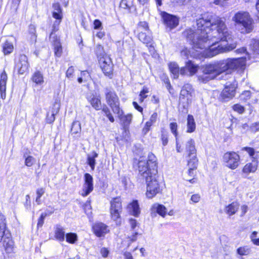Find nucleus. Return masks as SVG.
<instances>
[{
  "label": "nucleus",
  "instance_id": "nucleus-32",
  "mask_svg": "<svg viewBox=\"0 0 259 259\" xmlns=\"http://www.w3.org/2000/svg\"><path fill=\"white\" fill-rule=\"evenodd\" d=\"M116 114H118V117L121 122H122L124 125H128L131 123L133 117L131 114L123 115L122 111L120 110V109H119V113Z\"/></svg>",
  "mask_w": 259,
  "mask_h": 259
},
{
  "label": "nucleus",
  "instance_id": "nucleus-43",
  "mask_svg": "<svg viewBox=\"0 0 259 259\" xmlns=\"http://www.w3.org/2000/svg\"><path fill=\"white\" fill-rule=\"evenodd\" d=\"M232 108L234 111L238 112L239 114H242L245 111L244 107L239 104L234 105L232 107Z\"/></svg>",
  "mask_w": 259,
  "mask_h": 259
},
{
  "label": "nucleus",
  "instance_id": "nucleus-6",
  "mask_svg": "<svg viewBox=\"0 0 259 259\" xmlns=\"http://www.w3.org/2000/svg\"><path fill=\"white\" fill-rule=\"evenodd\" d=\"M99 62L102 71L106 76L112 78L113 64L110 57L106 54L98 55Z\"/></svg>",
  "mask_w": 259,
  "mask_h": 259
},
{
  "label": "nucleus",
  "instance_id": "nucleus-20",
  "mask_svg": "<svg viewBox=\"0 0 259 259\" xmlns=\"http://www.w3.org/2000/svg\"><path fill=\"white\" fill-rule=\"evenodd\" d=\"M151 214L158 213L162 217L164 218L166 214V208L162 204L154 203L151 207Z\"/></svg>",
  "mask_w": 259,
  "mask_h": 259
},
{
  "label": "nucleus",
  "instance_id": "nucleus-48",
  "mask_svg": "<svg viewBox=\"0 0 259 259\" xmlns=\"http://www.w3.org/2000/svg\"><path fill=\"white\" fill-rule=\"evenodd\" d=\"M242 150L246 151L249 154V155L252 157L253 159H254V158H255V157H253L254 155L255 154V150L253 148L244 147L242 148Z\"/></svg>",
  "mask_w": 259,
  "mask_h": 259
},
{
  "label": "nucleus",
  "instance_id": "nucleus-39",
  "mask_svg": "<svg viewBox=\"0 0 259 259\" xmlns=\"http://www.w3.org/2000/svg\"><path fill=\"white\" fill-rule=\"evenodd\" d=\"M81 124L78 121H74L72 124L71 132L73 134H76L81 131Z\"/></svg>",
  "mask_w": 259,
  "mask_h": 259
},
{
  "label": "nucleus",
  "instance_id": "nucleus-45",
  "mask_svg": "<svg viewBox=\"0 0 259 259\" xmlns=\"http://www.w3.org/2000/svg\"><path fill=\"white\" fill-rule=\"evenodd\" d=\"M251 48L254 54H259V40H254L251 45Z\"/></svg>",
  "mask_w": 259,
  "mask_h": 259
},
{
  "label": "nucleus",
  "instance_id": "nucleus-3",
  "mask_svg": "<svg viewBox=\"0 0 259 259\" xmlns=\"http://www.w3.org/2000/svg\"><path fill=\"white\" fill-rule=\"evenodd\" d=\"M232 21L236 26L241 27L242 33H249L253 28V20L246 11H239L232 17Z\"/></svg>",
  "mask_w": 259,
  "mask_h": 259
},
{
  "label": "nucleus",
  "instance_id": "nucleus-5",
  "mask_svg": "<svg viewBox=\"0 0 259 259\" xmlns=\"http://www.w3.org/2000/svg\"><path fill=\"white\" fill-rule=\"evenodd\" d=\"M220 72L215 63L206 65L203 70V73L198 77L200 82L206 83L209 80L214 79Z\"/></svg>",
  "mask_w": 259,
  "mask_h": 259
},
{
  "label": "nucleus",
  "instance_id": "nucleus-11",
  "mask_svg": "<svg viewBox=\"0 0 259 259\" xmlns=\"http://www.w3.org/2000/svg\"><path fill=\"white\" fill-rule=\"evenodd\" d=\"M237 84L235 81L228 82L221 93V98L225 101L232 99L235 95Z\"/></svg>",
  "mask_w": 259,
  "mask_h": 259
},
{
  "label": "nucleus",
  "instance_id": "nucleus-38",
  "mask_svg": "<svg viewBox=\"0 0 259 259\" xmlns=\"http://www.w3.org/2000/svg\"><path fill=\"white\" fill-rule=\"evenodd\" d=\"M134 6L133 0H121L120 7L124 9H131Z\"/></svg>",
  "mask_w": 259,
  "mask_h": 259
},
{
  "label": "nucleus",
  "instance_id": "nucleus-50",
  "mask_svg": "<svg viewBox=\"0 0 259 259\" xmlns=\"http://www.w3.org/2000/svg\"><path fill=\"white\" fill-rule=\"evenodd\" d=\"M74 72V69L72 66L69 67L66 72V77L69 78L73 77Z\"/></svg>",
  "mask_w": 259,
  "mask_h": 259
},
{
  "label": "nucleus",
  "instance_id": "nucleus-15",
  "mask_svg": "<svg viewBox=\"0 0 259 259\" xmlns=\"http://www.w3.org/2000/svg\"><path fill=\"white\" fill-rule=\"evenodd\" d=\"M138 38L139 40L144 44H146L147 45L150 44V45L148 46L150 52H152L154 50V46L153 44H151L152 42V37L150 31L146 32L141 31L139 33Z\"/></svg>",
  "mask_w": 259,
  "mask_h": 259
},
{
  "label": "nucleus",
  "instance_id": "nucleus-60",
  "mask_svg": "<svg viewBox=\"0 0 259 259\" xmlns=\"http://www.w3.org/2000/svg\"><path fill=\"white\" fill-rule=\"evenodd\" d=\"M190 54H191L190 51L189 50H188L187 48L183 49L181 52V56L183 57H185V58H188L189 55L191 56V55H190Z\"/></svg>",
  "mask_w": 259,
  "mask_h": 259
},
{
  "label": "nucleus",
  "instance_id": "nucleus-34",
  "mask_svg": "<svg viewBox=\"0 0 259 259\" xmlns=\"http://www.w3.org/2000/svg\"><path fill=\"white\" fill-rule=\"evenodd\" d=\"M128 208L134 216L137 217L140 212L139 206L137 200L133 201L128 205Z\"/></svg>",
  "mask_w": 259,
  "mask_h": 259
},
{
  "label": "nucleus",
  "instance_id": "nucleus-36",
  "mask_svg": "<svg viewBox=\"0 0 259 259\" xmlns=\"http://www.w3.org/2000/svg\"><path fill=\"white\" fill-rule=\"evenodd\" d=\"M66 241L70 244H75L78 240L77 235L75 233H68L65 235Z\"/></svg>",
  "mask_w": 259,
  "mask_h": 259
},
{
  "label": "nucleus",
  "instance_id": "nucleus-4",
  "mask_svg": "<svg viewBox=\"0 0 259 259\" xmlns=\"http://www.w3.org/2000/svg\"><path fill=\"white\" fill-rule=\"evenodd\" d=\"M220 73L225 71L231 72L235 69H244L246 60L244 58L227 59L215 62Z\"/></svg>",
  "mask_w": 259,
  "mask_h": 259
},
{
  "label": "nucleus",
  "instance_id": "nucleus-49",
  "mask_svg": "<svg viewBox=\"0 0 259 259\" xmlns=\"http://www.w3.org/2000/svg\"><path fill=\"white\" fill-rule=\"evenodd\" d=\"M138 26L139 29H143L146 31H150L149 30L148 23L146 22H140Z\"/></svg>",
  "mask_w": 259,
  "mask_h": 259
},
{
  "label": "nucleus",
  "instance_id": "nucleus-37",
  "mask_svg": "<svg viewBox=\"0 0 259 259\" xmlns=\"http://www.w3.org/2000/svg\"><path fill=\"white\" fill-rule=\"evenodd\" d=\"M44 77L40 71H37L33 74V82L37 84H41L44 83Z\"/></svg>",
  "mask_w": 259,
  "mask_h": 259
},
{
  "label": "nucleus",
  "instance_id": "nucleus-51",
  "mask_svg": "<svg viewBox=\"0 0 259 259\" xmlns=\"http://www.w3.org/2000/svg\"><path fill=\"white\" fill-rule=\"evenodd\" d=\"M56 20L54 22L53 26V31H57L59 29V26L61 22L62 19H56Z\"/></svg>",
  "mask_w": 259,
  "mask_h": 259
},
{
  "label": "nucleus",
  "instance_id": "nucleus-12",
  "mask_svg": "<svg viewBox=\"0 0 259 259\" xmlns=\"http://www.w3.org/2000/svg\"><path fill=\"white\" fill-rule=\"evenodd\" d=\"M185 147L190 158L189 160H192L193 165L197 164L198 160L196 157V149L194 140L191 138L188 139L186 143Z\"/></svg>",
  "mask_w": 259,
  "mask_h": 259
},
{
  "label": "nucleus",
  "instance_id": "nucleus-63",
  "mask_svg": "<svg viewBox=\"0 0 259 259\" xmlns=\"http://www.w3.org/2000/svg\"><path fill=\"white\" fill-rule=\"evenodd\" d=\"M6 87H3L2 85H0V93L2 98L3 99H4L6 98Z\"/></svg>",
  "mask_w": 259,
  "mask_h": 259
},
{
  "label": "nucleus",
  "instance_id": "nucleus-10",
  "mask_svg": "<svg viewBox=\"0 0 259 259\" xmlns=\"http://www.w3.org/2000/svg\"><path fill=\"white\" fill-rule=\"evenodd\" d=\"M122 205L120 198H113L110 202V214L114 221H117L120 217L122 211Z\"/></svg>",
  "mask_w": 259,
  "mask_h": 259
},
{
  "label": "nucleus",
  "instance_id": "nucleus-7",
  "mask_svg": "<svg viewBox=\"0 0 259 259\" xmlns=\"http://www.w3.org/2000/svg\"><path fill=\"white\" fill-rule=\"evenodd\" d=\"M194 91L190 84H185L180 92L179 97L180 104H181L184 108L188 107L191 103Z\"/></svg>",
  "mask_w": 259,
  "mask_h": 259
},
{
  "label": "nucleus",
  "instance_id": "nucleus-35",
  "mask_svg": "<svg viewBox=\"0 0 259 259\" xmlns=\"http://www.w3.org/2000/svg\"><path fill=\"white\" fill-rule=\"evenodd\" d=\"M64 229L60 226H57L55 231V237L60 241H63L65 239Z\"/></svg>",
  "mask_w": 259,
  "mask_h": 259
},
{
  "label": "nucleus",
  "instance_id": "nucleus-16",
  "mask_svg": "<svg viewBox=\"0 0 259 259\" xmlns=\"http://www.w3.org/2000/svg\"><path fill=\"white\" fill-rule=\"evenodd\" d=\"M28 64L27 58L25 55H21L19 56V59L16 62L15 68L19 74H23L28 69Z\"/></svg>",
  "mask_w": 259,
  "mask_h": 259
},
{
  "label": "nucleus",
  "instance_id": "nucleus-29",
  "mask_svg": "<svg viewBox=\"0 0 259 259\" xmlns=\"http://www.w3.org/2000/svg\"><path fill=\"white\" fill-rule=\"evenodd\" d=\"M53 11L52 13L53 17L55 19H62V10L60 5L58 3H54L53 5Z\"/></svg>",
  "mask_w": 259,
  "mask_h": 259
},
{
  "label": "nucleus",
  "instance_id": "nucleus-1",
  "mask_svg": "<svg viewBox=\"0 0 259 259\" xmlns=\"http://www.w3.org/2000/svg\"><path fill=\"white\" fill-rule=\"evenodd\" d=\"M197 29H186L184 36L194 49H204L207 57L231 51L237 44L226 24V19L210 13L196 20Z\"/></svg>",
  "mask_w": 259,
  "mask_h": 259
},
{
  "label": "nucleus",
  "instance_id": "nucleus-9",
  "mask_svg": "<svg viewBox=\"0 0 259 259\" xmlns=\"http://www.w3.org/2000/svg\"><path fill=\"white\" fill-rule=\"evenodd\" d=\"M223 161L228 167L235 169L239 166L240 156L234 152H228L224 154Z\"/></svg>",
  "mask_w": 259,
  "mask_h": 259
},
{
  "label": "nucleus",
  "instance_id": "nucleus-53",
  "mask_svg": "<svg viewBox=\"0 0 259 259\" xmlns=\"http://www.w3.org/2000/svg\"><path fill=\"white\" fill-rule=\"evenodd\" d=\"M81 76L83 77L84 81H87L91 78L89 72L87 70L81 72Z\"/></svg>",
  "mask_w": 259,
  "mask_h": 259
},
{
  "label": "nucleus",
  "instance_id": "nucleus-24",
  "mask_svg": "<svg viewBox=\"0 0 259 259\" xmlns=\"http://www.w3.org/2000/svg\"><path fill=\"white\" fill-rule=\"evenodd\" d=\"M4 246L6 251L8 253H11L14 250V242L11 238V234L9 232V236H4Z\"/></svg>",
  "mask_w": 259,
  "mask_h": 259
},
{
  "label": "nucleus",
  "instance_id": "nucleus-64",
  "mask_svg": "<svg viewBox=\"0 0 259 259\" xmlns=\"http://www.w3.org/2000/svg\"><path fill=\"white\" fill-rule=\"evenodd\" d=\"M151 124L150 123L146 122L145 126L143 128V133L144 134H146L150 130V128L151 126Z\"/></svg>",
  "mask_w": 259,
  "mask_h": 259
},
{
  "label": "nucleus",
  "instance_id": "nucleus-59",
  "mask_svg": "<svg viewBox=\"0 0 259 259\" xmlns=\"http://www.w3.org/2000/svg\"><path fill=\"white\" fill-rule=\"evenodd\" d=\"M24 157H26L25 158V164L26 165L28 166H31L32 165V157L30 156H26V155L24 154Z\"/></svg>",
  "mask_w": 259,
  "mask_h": 259
},
{
  "label": "nucleus",
  "instance_id": "nucleus-54",
  "mask_svg": "<svg viewBox=\"0 0 259 259\" xmlns=\"http://www.w3.org/2000/svg\"><path fill=\"white\" fill-rule=\"evenodd\" d=\"M251 97V92L249 91H244L241 95V98L243 100H247Z\"/></svg>",
  "mask_w": 259,
  "mask_h": 259
},
{
  "label": "nucleus",
  "instance_id": "nucleus-41",
  "mask_svg": "<svg viewBox=\"0 0 259 259\" xmlns=\"http://www.w3.org/2000/svg\"><path fill=\"white\" fill-rule=\"evenodd\" d=\"M149 93L148 89L147 87H144L143 90L140 92L139 96V102L142 103L144 99L148 97L147 94Z\"/></svg>",
  "mask_w": 259,
  "mask_h": 259
},
{
  "label": "nucleus",
  "instance_id": "nucleus-28",
  "mask_svg": "<svg viewBox=\"0 0 259 259\" xmlns=\"http://www.w3.org/2000/svg\"><path fill=\"white\" fill-rule=\"evenodd\" d=\"M98 156V154L95 151H92L87 156V163L92 170H94L96 164V158Z\"/></svg>",
  "mask_w": 259,
  "mask_h": 259
},
{
  "label": "nucleus",
  "instance_id": "nucleus-40",
  "mask_svg": "<svg viewBox=\"0 0 259 259\" xmlns=\"http://www.w3.org/2000/svg\"><path fill=\"white\" fill-rule=\"evenodd\" d=\"M237 252L240 255H247L250 253V249L247 246H243L238 248Z\"/></svg>",
  "mask_w": 259,
  "mask_h": 259
},
{
  "label": "nucleus",
  "instance_id": "nucleus-47",
  "mask_svg": "<svg viewBox=\"0 0 259 259\" xmlns=\"http://www.w3.org/2000/svg\"><path fill=\"white\" fill-rule=\"evenodd\" d=\"M47 215L46 213H43L41 214L38 220L37 227V228L41 227L44 223V220Z\"/></svg>",
  "mask_w": 259,
  "mask_h": 259
},
{
  "label": "nucleus",
  "instance_id": "nucleus-30",
  "mask_svg": "<svg viewBox=\"0 0 259 259\" xmlns=\"http://www.w3.org/2000/svg\"><path fill=\"white\" fill-rule=\"evenodd\" d=\"M3 52L5 55H8L12 53L14 50V46L12 42L7 40L2 45Z\"/></svg>",
  "mask_w": 259,
  "mask_h": 259
},
{
  "label": "nucleus",
  "instance_id": "nucleus-14",
  "mask_svg": "<svg viewBox=\"0 0 259 259\" xmlns=\"http://www.w3.org/2000/svg\"><path fill=\"white\" fill-rule=\"evenodd\" d=\"M161 17L164 25L170 29L176 27L179 24V19L175 16L170 15L166 12H162Z\"/></svg>",
  "mask_w": 259,
  "mask_h": 259
},
{
  "label": "nucleus",
  "instance_id": "nucleus-8",
  "mask_svg": "<svg viewBox=\"0 0 259 259\" xmlns=\"http://www.w3.org/2000/svg\"><path fill=\"white\" fill-rule=\"evenodd\" d=\"M106 100L108 105L111 107L114 113H119V101L116 93L112 91L107 89L105 93Z\"/></svg>",
  "mask_w": 259,
  "mask_h": 259
},
{
  "label": "nucleus",
  "instance_id": "nucleus-13",
  "mask_svg": "<svg viewBox=\"0 0 259 259\" xmlns=\"http://www.w3.org/2000/svg\"><path fill=\"white\" fill-rule=\"evenodd\" d=\"M84 182L80 194L82 196L85 197L93 190V178L90 174L86 173L84 175Z\"/></svg>",
  "mask_w": 259,
  "mask_h": 259
},
{
  "label": "nucleus",
  "instance_id": "nucleus-22",
  "mask_svg": "<svg viewBox=\"0 0 259 259\" xmlns=\"http://www.w3.org/2000/svg\"><path fill=\"white\" fill-rule=\"evenodd\" d=\"M169 69L171 73L173 74L174 78H177L178 77L179 72L182 75L187 74V73L185 72V69L182 68L180 70L178 64L175 62L169 63Z\"/></svg>",
  "mask_w": 259,
  "mask_h": 259
},
{
  "label": "nucleus",
  "instance_id": "nucleus-23",
  "mask_svg": "<svg viewBox=\"0 0 259 259\" xmlns=\"http://www.w3.org/2000/svg\"><path fill=\"white\" fill-rule=\"evenodd\" d=\"M88 100L95 109L96 110L101 109L102 105L100 96L92 95L88 97Z\"/></svg>",
  "mask_w": 259,
  "mask_h": 259
},
{
  "label": "nucleus",
  "instance_id": "nucleus-27",
  "mask_svg": "<svg viewBox=\"0 0 259 259\" xmlns=\"http://www.w3.org/2000/svg\"><path fill=\"white\" fill-rule=\"evenodd\" d=\"M238 208L239 204L236 202H233L225 207V212L229 216H231L235 214Z\"/></svg>",
  "mask_w": 259,
  "mask_h": 259
},
{
  "label": "nucleus",
  "instance_id": "nucleus-33",
  "mask_svg": "<svg viewBox=\"0 0 259 259\" xmlns=\"http://www.w3.org/2000/svg\"><path fill=\"white\" fill-rule=\"evenodd\" d=\"M59 111V108H55V105H54V108L50 112H48L47 117L46 121L48 123H52L55 119V115L57 114Z\"/></svg>",
  "mask_w": 259,
  "mask_h": 259
},
{
  "label": "nucleus",
  "instance_id": "nucleus-57",
  "mask_svg": "<svg viewBox=\"0 0 259 259\" xmlns=\"http://www.w3.org/2000/svg\"><path fill=\"white\" fill-rule=\"evenodd\" d=\"M250 128L253 132L259 131V122H254L250 126Z\"/></svg>",
  "mask_w": 259,
  "mask_h": 259
},
{
  "label": "nucleus",
  "instance_id": "nucleus-62",
  "mask_svg": "<svg viewBox=\"0 0 259 259\" xmlns=\"http://www.w3.org/2000/svg\"><path fill=\"white\" fill-rule=\"evenodd\" d=\"M200 196L199 194H194L191 196V200L194 203L198 202L200 201Z\"/></svg>",
  "mask_w": 259,
  "mask_h": 259
},
{
  "label": "nucleus",
  "instance_id": "nucleus-56",
  "mask_svg": "<svg viewBox=\"0 0 259 259\" xmlns=\"http://www.w3.org/2000/svg\"><path fill=\"white\" fill-rule=\"evenodd\" d=\"M55 31H52V32L50 34V41L54 42V44H56L57 42H59L58 40V38L56 34H55Z\"/></svg>",
  "mask_w": 259,
  "mask_h": 259
},
{
  "label": "nucleus",
  "instance_id": "nucleus-58",
  "mask_svg": "<svg viewBox=\"0 0 259 259\" xmlns=\"http://www.w3.org/2000/svg\"><path fill=\"white\" fill-rule=\"evenodd\" d=\"M157 118V114L155 112L151 115L149 120L147 122H149L150 123V124L152 125L154 123L156 122Z\"/></svg>",
  "mask_w": 259,
  "mask_h": 259
},
{
  "label": "nucleus",
  "instance_id": "nucleus-26",
  "mask_svg": "<svg viewBox=\"0 0 259 259\" xmlns=\"http://www.w3.org/2000/svg\"><path fill=\"white\" fill-rule=\"evenodd\" d=\"M184 68L185 69V72L187 73L186 72L187 70L189 73V75L192 76L197 72L199 67L191 61H189L186 63L185 67Z\"/></svg>",
  "mask_w": 259,
  "mask_h": 259
},
{
  "label": "nucleus",
  "instance_id": "nucleus-17",
  "mask_svg": "<svg viewBox=\"0 0 259 259\" xmlns=\"http://www.w3.org/2000/svg\"><path fill=\"white\" fill-rule=\"evenodd\" d=\"M95 235L98 237L104 236L109 232L108 226L103 223H97L93 227Z\"/></svg>",
  "mask_w": 259,
  "mask_h": 259
},
{
  "label": "nucleus",
  "instance_id": "nucleus-2",
  "mask_svg": "<svg viewBox=\"0 0 259 259\" xmlns=\"http://www.w3.org/2000/svg\"><path fill=\"white\" fill-rule=\"evenodd\" d=\"M138 169L141 179L147 184L146 196L149 198L154 197L160 192V186L157 180V162L156 156L149 153L148 158L140 157Z\"/></svg>",
  "mask_w": 259,
  "mask_h": 259
},
{
  "label": "nucleus",
  "instance_id": "nucleus-19",
  "mask_svg": "<svg viewBox=\"0 0 259 259\" xmlns=\"http://www.w3.org/2000/svg\"><path fill=\"white\" fill-rule=\"evenodd\" d=\"M258 167V161L257 158L252 159L251 162L246 164L243 168L242 171L243 173L248 174L249 173L254 172Z\"/></svg>",
  "mask_w": 259,
  "mask_h": 259
},
{
  "label": "nucleus",
  "instance_id": "nucleus-61",
  "mask_svg": "<svg viewBox=\"0 0 259 259\" xmlns=\"http://www.w3.org/2000/svg\"><path fill=\"white\" fill-rule=\"evenodd\" d=\"M109 250L105 247L102 248L100 250V253L103 257H107L109 254Z\"/></svg>",
  "mask_w": 259,
  "mask_h": 259
},
{
  "label": "nucleus",
  "instance_id": "nucleus-21",
  "mask_svg": "<svg viewBox=\"0 0 259 259\" xmlns=\"http://www.w3.org/2000/svg\"><path fill=\"white\" fill-rule=\"evenodd\" d=\"M6 225V218L0 212V242L3 240L4 236L9 235V231L7 229Z\"/></svg>",
  "mask_w": 259,
  "mask_h": 259
},
{
  "label": "nucleus",
  "instance_id": "nucleus-18",
  "mask_svg": "<svg viewBox=\"0 0 259 259\" xmlns=\"http://www.w3.org/2000/svg\"><path fill=\"white\" fill-rule=\"evenodd\" d=\"M178 125L176 122H172L170 124V128L171 133L175 135L176 140V150L178 152H181L183 150L182 144L183 140L182 138L178 137L177 132Z\"/></svg>",
  "mask_w": 259,
  "mask_h": 259
},
{
  "label": "nucleus",
  "instance_id": "nucleus-52",
  "mask_svg": "<svg viewBox=\"0 0 259 259\" xmlns=\"http://www.w3.org/2000/svg\"><path fill=\"white\" fill-rule=\"evenodd\" d=\"M94 28L95 29H102V23L98 19H96L94 22Z\"/></svg>",
  "mask_w": 259,
  "mask_h": 259
},
{
  "label": "nucleus",
  "instance_id": "nucleus-25",
  "mask_svg": "<svg viewBox=\"0 0 259 259\" xmlns=\"http://www.w3.org/2000/svg\"><path fill=\"white\" fill-rule=\"evenodd\" d=\"M188 165L189 167V169L188 171V176H185V180L190 182L191 183H195V179L194 178L189 179L188 177H193L194 176V169L196 168L197 163L193 165L192 160H188Z\"/></svg>",
  "mask_w": 259,
  "mask_h": 259
},
{
  "label": "nucleus",
  "instance_id": "nucleus-44",
  "mask_svg": "<svg viewBox=\"0 0 259 259\" xmlns=\"http://www.w3.org/2000/svg\"><path fill=\"white\" fill-rule=\"evenodd\" d=\"M45 193V190L43 188H40L36 191V198L35 201L38 204L41 203V200L40 199V197Z\"/></svg>",
  "mask_w": 259,
  "mask_h": 259
},
{
  "label": "nucleus",
  "instance_id": "nucleus-46",
  "mask_svg": "<svg viewBox=\"0 0 259 259\" xmlns=\"http://www.w3.org/2000/svg\"><path fill=\"white\" fill-rule=\"evenodd\" d=\"M54 50L55 55L58 57H60L62 53V47L59 42L54 44Z\"/></svg>",
  "mask_w": 259,
  "mask_h": 259
},
{
  "label": "nucleus",
  "instance_id": "nucleus-55",
  "mask_svg": "<svg viewBox=\"0 0 259 259\" xmlns=\"http://www.w3.org/2000/svg\"><path fill=\"white\" fill-rule=\"evenodd\" d=\"M161 139L162 142V145L165 146L168 143V136L167 134L164 133H162L161 134Z\"/></svg>",
  "mask_w": 259,
  "mask_h": 259
},
{
  "label": "nucleus",
  "instance_id": "nucleus-42",
  "mask_svg": "<svg viewBox=\"0 0 259 259\" xmlns=\"http://www.w3.org/2000/svg\"><path fill=\"white\" fill-rule=\"evenodd\" d=\"M8 80V76L5 70H4L0 76V85H2V86L6 87V84L7 81Z\"/></svg>",
  "mask_w": 259,
  "mask_h": 259
},
{
  "label": "nucleus",
  "instance_id": "nucleus-31",
  "mask_svg": "<svg viewBox=\"0 0 259 259\" xmlns=\"http://www.w3.org/2000/svg\"><path fill=\"white\" fill-rule=\"evenodd\" d=\"M196 128V124L193 116L192 115H188L187 123V132L193 133Z\"/></svg>",
  "mask_w": 259,
  "mask_h": 259
}]
</instances>
